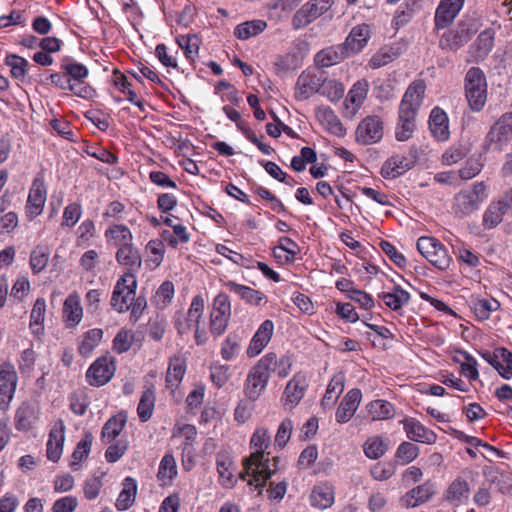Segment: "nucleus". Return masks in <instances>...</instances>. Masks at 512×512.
I'll list each match as a JSON object with an SVG mask.
<instances>
[{"instance_id": "obj_1", "label": "nucleus", "mask_w": 512, "mask_h": 512, "mask_svg": "<svg viewBox=\"0 0 512 512\" xmlns=\"http://www.w3.org/2000/svg\"><path fill=\"white\" fill-rule=\"evenodd\" d=\"M270 434L266 428H258L253 433L250 446L254 451L243 460L244 474L251 477L248 484L256 488L265 486L268 479L278 470L279 457H273L270 462L267 448L270 446Z\"/></svg>"}, {"instance_id": "obj_2", "label": "nucleus", "mask_w": 512, "mask_h": 512, "mask_svg": "<svg viewBox=\"0 0 512 512\" xmlns=\"http://www.w3.org/2000/svg\"><path fill=\"white\" fill-rule=\"evenodd\" d=\"M425 89L423 81H413L402 97L398 110V122L395 128V137L400 142L411 138L415 130V118L423 103Z\"/></svg>"}, {"instance_id": "obj_3", "label": "nucleus", "mask_w": 512, "mask_h": 512, "mask_svg": "<svg viewBox=\"0 0 512 512\" xmlns=\"http://www.w3.org/2000/svg\"><path fill=\"white\" fill-rule=\"evenodd\" d=\"M465 96L470 109L480 112L487 101V81L484 72L471 67L465 75Z\"/></svg>"}, {"instance_id": "obj_4", "label": "nucleus", "mask_w": 512, "mask_h": 512, "mask_svg": "<svg viewBox=\"0 0 512 512\" xmlns=\"http://www.w3.org/2000/svg\"><path fill=\"white\" fill-rule=\"evenodd\" d=\"M512 140V112H506L490 127L484 142L486 151L502 152Z\"/></svg>"}, {"instance_id": "obj_5", "label": "nucleus", "mask_w": 512, "mask_h": 512, "mask_svg": "<svg viewBox=\"0 0 512 512\" xmlns=\"http://www.w3.org/2000/svg\"><path fill=\"white\" fill-rule=\"evenodd\" d=\"M485 189L483 182H480L457 193L454 197V213L458 217L464 218L475 212L485 198Z\"/></svg>"}, {"instance_id": "obj_6", "label": "nucleus", "mask_w": 512, "mask_h": 512, "mask_svg": "<svg viewBox=\"0 0 512 512\" xmlns=\"http://www.w3.org/2000/svg\"><path fill=\"white\" fill-rule=\"evenodd\" d=\"M136 287V276L132 273H124L114 286L111 306L119 313L128 311L135 300Z\"/></svg>"}, {"instance_id": "obj_7", "label": "nucleus", "mask_w": 512, "mask_h": 512, "mask_svg": "<svg viewBox=\"0 0 512 512\" xmlns=\"http://www.w3.org/2000/svg\"><path fill=\"white\" fill-rule=\"evenodd\" d=\"M417 249L436 268L445 270L449 267L451 258L445 247L436 238L420 237L417 240Z\"/></svg>"}, {"instance_id": "obj_8", "label": "nucleus", "mask_w": 512, "mask_h": 512, "mask_svg": "<svg viewBox=\"0 0 512 512\" xmlns=\"http://www.w3.org/2000/svg\"><path fill=\"white\" fill-rule=\"evenodd\" d=\"M477 28L466 22H460L456 28L444 32L439 39V47L445 51L456 52L467 44Z\"/></svg>"}, {"instance_id": "obj_9", "label": "nucleus", "mask_w": 512, "mask_h": 512, "mask_svg": "<svg viewBox=\"0 0 512 512\" xmlns=\"http://www.w3.org/2000/svg\"><path fill=\"white\" fill-rule=\"evenodd\" d=\"M231 316V304L227 294H218L213 301L210 312V332L218 337L222 335L228 326Z\"/></svg>"}, {"instance_id": "obj_10", "label": "nucleus", "mask_w": 512, "mask_h": 512, "mask_svg": "<svg viewBox=\"0 0 512 512\" xmlns=\"http://www.w3.org/2000/svg\"><path fill=\"white\" fill-rule=\"evenodd\" d=\"M333 0H309L292 18V25L295 29H301L314 22L325 14L333 5Z\"/></svg>"}, {"instance_id": "obj_11", "label": "nucleus", "mask_w": 512, "mask_h": 512, "mask_svg": "<svg viewBox=\"0 0 512 512\" xmlns=\"http://www.w3.org/2000/svg\"><path fill=\"white\" fill-rule=\"evenodd\" d=\"M115 370V362L112 357H99L88 368L86 380L91 386H103L112 379Z\"/></svg>"}, {"instance_id": "obj_12", "label": "nucleus", "mask_w": 512, "mask_h": 512, "mask_svg": "<svg viewBox=\"0 0 512 512\" xmlns=\"http://www.w3.org/2000/svg\"><path fill=\"white\" fill-rule=\"evenodd\" d=\"M18 383L14 365L10 362L0 364V409L6 410L12 401Z\"/></svg>"}, {"instance_id": "obj_13", "label": "nucleus", "mask_w": 512, "mask_h": 512, "mask_svg": "<svg viewBox=\"0 0 512 512\" xmlns=\"http://www.w3.org/2000/svg\"><path fill=\"white\" fill-rule=\"evenodd\" d=\"M308 386L309 384L305 374H295L287 383L281 398L284 408L287 410L294 409L304 397Z\"/></svg>"}, {"instance_id": "obj_14", "label": "nucleus", "mask_w": 512, "mask_h": 512, "mask_svg": "<svg viewBox=\"0 0 512 512\" xmlns=\"http://www.w3.org/2000/svg\"><path fill=\"white\" fill-rule=\"evenodd\" d=\"M268 381L269 377L266 372L259 369L257 364L253 366L244 382L243 392L245 397L251 402L256 401L265 391Z\"/></svg>"}, {"instance_id": "obj_15", "label": "nucleus", "mask_w": 512, "mask_h": 512, "mask_svg": "<svg viewBox=\"0 0 512 512\" xmlns=\"http://www.w3.org/2000/svg\"><path fill=\"white\" fill-rule=\"evenodd\" d=\"M383 137V122L378 116H368L359 124L356 138L359 143L371 144L380 141Z\"/></svg>"}, {"instance_id": "obj_16", "label": "nucleus", "mask_w": 512, "mask_h": 512, "mask_svg": "<svg viewBox=\"0 0 512 512\" xmlns=\"http://www.w3.org/2000/svg\"><path fill=\"white\" fill-rule=\"evenodd\" d=\"M324 79L310 71L300 74L295 85V98L300 101L309 99L313 94L322 89Z\"/></svg>"}, {"instance_id": "obj_17", "label": "nucleus", "mask_w": 512, "mask_h": 512, "mask_svg": "<svg viewBox=\"0 0 512 512\" xmlns=\"http://www.w3.org/2000/svg\"><path fill=\"white\" fill-rule=\"evenodd\" d=\"M46 199L47 189L45 182L42 178L36 177L30 188L26 204V213L31 219L42 213Z\"/></svg>"}, {"instance_id": "obj_18", "label": "nucleus", "mask_w": 512, "mask_h": 512, "mask_svg": "<svg viewBox=\"0 0 512 512\" xmlns=\"http://www.w3.org/2000/svg\"><path fill=\"white\" fill-rule=\"evenodd\" d=\"M371 37V28L368 24H359L352 28L345 42L341 45L347 56L361 52Z\"/></svg>"}, {"instance_id": "obj_19", "label": "nucleus", "mask_w": 512, "mask_h": 512, "mask_svg": "<svg viewBox=\"0 0 512 512\" xmlns=\"http://www.w3.org/2000/svg\"><path fill=\"white\" fill-rule=\"evenodd\" d=\"M465 0H441L434 17L436 29L450 26L464 6Z\"/></svg>"}, {"instance_id": "obj_20", "label": "nucleus", "mask_w": 512, "mask_h": 512, "mask_svg": "<svg viewBox=\"0 0 512 512\" xmlns=\"http://www.w3.org/2000/svg\"><path fill=\"white\" fill-rule=\"evenodd\" d=\"M257 365L259 369L266 372L269 378L272 373L281 378L288 376L292 366L288 357L282 356L278 358L275 353L266 354L258 361Z\"/></svg>"}, {"instance_id": "obj_21", "label": "nucleus", "mask_w": 512, "mask_h": 512, "mask_svg": "<svg viewBox=\"0 0 512 512\" xmlns=\"http://www.w3.org/2000/svg\"><path fill=\"white\" fill-rule=\"evenodd\" d=\"M273 333L274 323L271 320L262 322L249 343L246 351L248 357L258 356L270 342Z\"/></svg>"}, {"instance_id": "obj_22", "label": "nucleus", "mask_w": 512, "mask_h": 512, "mask_svg": "<svg viewBox=\"0 0 512 512\" xmlns=\"http://www.w3.org/2000/svg\"><path fill=\"white\" fill-rule=\"evenodd\" d=\"M186 372V360L182 355H175L170 358L166 372V388L173 397H176V390L181 384Z\"/></svg>"}, {"instance_id": "obj_23", "label": "nucleus", "mask_w": 512, "mask_h": 512, "mask_svg": "<svg viewBox=\"0 0 512 512\" xmlns=\"http://www.w3.org/2000/svg\"><path fill=\"white\" fill-rule=\"evenodd\" d=\"M65 441V424L64 421L57 420L49 434L47 442V458L53 462H57L63 452V445Z\"/></svg>"}, {"instance_id": "obj_24", "label": "nucleus", "mask_w": 512, "mask_h": 512, "mask_svg": "<svg viewBox=\"0 0 512 512\" xmlns=\"http://www.w3.org/2000/svg\"><path fill=\"white\" fill-rule=\"evenodd\" d=\"M361 398L362 393L360 389H351L348 391L337 408L335 414L336 421L341 424L347 423L355 414Z\"/></svg>"}, {"instance_id": "obj_25", "label": "nucleus", "mask_w": 512, "mask_h": 512, "mask_svg": "<svg viewBox=\"0 0 512 512\" xmlns=\"http://www.w3.org/2000/svg\"><path fill=\"white\" fill-rule=\"evenodd\" d=\"M402 423L410 440L425 444H432L436 441V434L415 418H405Z\"/></svg>"}, {"instance_id": "obj_26", "label": "nucleus", "mask_w": 512, "mask_h": 512, "mask_svg": "<svg viewBox=\"0 0 512 512\" xmlns=\"http://www.w3.org/2000/svg\"><path fill=\"white\" fill-rule=\"evenodd\" d=\"M413 166V161L403 155H393L387 159L382 168L381 175L386 179L400 177Z\"/></svg>"}, {"instance_id": "obj_27", "label": "nucleus", "mask_w": 512, "mask_h": 512, "mask_svg": "<svg viewBox=\"0 0 512 512\" xmlns=\"http://www.w3.org/2000/svg\"><path fill=\"white\" fill-rule=\"evenodd\" d=\"M435 493V485L427 481L407 492L403 497V503L406 507L414 508L429 501Z\"/></svg>"}, {"instance_id": "obj_28", "label": "nucleus", "mask_w": 512, "mask_h": 512, "mask_svg": "<svg viewBox=\"0 0 512 512\" xmlns=\"http://www.w3.org/2000/svg\"><path fill=\"white\" fill-rule=\"evenodd\" d=\"M116 260L119 264L127 267L126 273L135 275L141 269L142 258L139 250L131 245H122L116 253Z\"/></svg>"}, {"instance_id": "obj_29", "label": "nucleus", "mask_w": 512, "mask_h": 512, "mask_svg": "<svg viewBox=\"0 0 512 512\" xmlns=\"http://www.w3.org/2000/svg\"><path fill=\"white\" fill-rule=\"evenodd\" d=\"M225 286L247 304L258 306L267 300L265 294L261 291L236 283L233 280L225 282Z\"/></svg>"}, {"instance_id": "obj_30", "label": "nucleus", "mask_w": 512, "mask_h": 512, "mask_svg": "<svg viewBox=\"0 0 512 512\" xmlns=\"http://www.w3.org/2000/svg\"><path fill=\"white\" fill-rule=\"evenodd\" d=\"M429 128L438 141H445L449 138V124L447 114L440 108L432 109L429 118Z\"/></svg>"}, {"instance_id": "obj_31", "label": "nucleus", "mask_w": 512, "mask_h": 512, "mask_svg": "<svg viewBox=\"0 0 512 512\" xmlns=\"http://www.w3.org/2000/svg\"><path fill=\"white\" fill-rule=\"evenodd\" d=\"M316 117L330 133L338 137H343L345 135L346 131L340 119L330 107H318L316 110Z\"/></svg>"}, {"instance_id": "obj_32", "label": "nucleus", "mask_w": 512, "mask_h": 512, "mask_svg": "<svg viewBox=\"0 0 512 512\" xmlns=\"http://www.w3.org/2000/svg\"><path fill=\"white\" fill-rule=\"evenodd\" d=\"M83 316V309L80 304V299L77 294L69 295L63 306V318L66 324V327H74L78 325Z\"/></svg>"}, {"instance_id": "obj_33", "label": "nucleus", "mask_w": 512, "mask_h": 512, "mask_svg": "<svg viewBox=\"0 0 512 512\" xmlns=\"http://www.w3.org/2000/svg\"><path fill=\"white\" fill-rule=\"evenodd\" d=\"M378 297L393 311L400 310L403 306L407 305L411 299L410 293L402 289L399 285L393 286L392 290L389 292L379 293Z\"/></svg>"}, {"instance_id": "obj_34", "label": "nucleus", "mask_w": 512, "mask_h": 512, "mask_svg": "<svg viewBox=\"0 0 512 512\" xmlns=\"http://www.w3.org/2000/svg\"><path fill=\"white\" fill-rule=\"evenodd\" d=\"M470 496V487L466 480L458 477L456 478L445 491V499L455 505H460L466 502Z\"/></svg>"}, {"instance_id": "obj_35", "label": "nucleus", "mask_w": 512, "mask_h": 512, "mask_svg": "<svg viewBox=\"0 0 512 512\" xmlns=\"http://www.w3.org/2000/svg\"><path fill=\"white\" fill-rule=\"evenodd\" d=\"M369 84L366 80L357 81L345 99V106L347 109H351V114L354 115L362 106L366 99Z\"/></svg>"}, {"instance_id": "obj_36", "label": "nucleus", "mask_w": 512, "mask_h": 512, "mask_svg": "<svg viewBox=\"0 0 512 512\" xmlns=\"http://www.w3.org/2000/svg\"><path fill=\"white\" fill-rule=\"evenodd\" d=\"M122 491L116 500V508L120 511L130 508L137 495V482L132 477H126L122 482Z\"/></svg>"}, {"instance_id": "obj_37", "label": "nucleus", "mask_w": 512, "mask_h": 512, "mask_svg": "<svg viewBox=\"0 0 512 512\" xmlns=\"http://www.w3.org/2000/svg\"><path fill=\"white\" fill-rule=\"evenodd\" d=\"M347 56L341 45L325 48L315 56V63L320 67H330L341 62Z\"/></svg>"}, {"instance_id": "obj_38", "label": "nucleus", "mask_w": 512, "mask_h": 512, "mask_svg": "<svg viewBox=\"0 0 512 512\" xmlns=\"http://www.w3.org/2000/svg\"><path fill=\"white\" fill-rule=\"evenodd\" d=\"M311 505L319 509H327L334 503L333 488L328 485H317L313 488L311 496Z\"/></svg>"}, {"instance_id": "obj_39", "label": "nucleus", "mask_w": 512, "mask_h": 512, "mask_svg": "<svg viewBox=\"0 0 512 512\" xmlns=\"http://www.w3.org/2000/svg\"><path fill=\"white\" fill-rule=\"evenodd\" d=\"M267 27L264 20L255 19L238 24L234 29V35L239 40H247L262 33Z\"/></svg>"}, {"instance_id": "obj_40", "label": "nucleus", "mask_w": 512, "mask_h": 512, "mask_svg": "<svg viewBox=\"0 0 512 512\" xmlns=\"http://www.w3.org/2000/svg\"><path fill=\"white\" fill-rule=\"evenodd\" d=\"M367 410L373 421L391 419L395 415L393 404L382 399L370 402Z\"/></svg>"}, {"instance_id": "obj_41", "label": "nucleus", "mask_w": 512, "mask_h": 512, "mask_svg": "<svg viewBox=\"0 0 512 512\" xmlns=\"http://www.w3.org/2000/svg\"><path fill=\"white\" fill-rule=\"evenodd\" d=\"M509 215L499 201L492 202L483 214L482 224L485 229H493L503 221L505 216Z\"/></svg>"}, {"instance_id": "obj_42", "label": "nucleus", "mask_w": 512, "mask_h": 512, "mask_svg": "<svg viewBox=\"0 0 512 512\" xmlns=\"http://www.w3.org/2000/svg\"><path fill=\"white\" fill-rule=\"evenodd\" d=\"M177 475V464L172 454H165L160 461L157 473L158 480L162 485H169Z\"/></svg>"}, {"instance_id": "obj_43", "label": "nucleus", "mask_w": 512, "mask_h": 512, "mask_svg": "<svg viewBox=\"0 0 512 512\" xmlns=\"http://www.w3.org/2000/svg\"><path fill=\"white\" fill-rule=\"evenodd\" d=\"M363 448L368 458L378 459L388 450L389 440L380 436H373L367 439Z\"/></svg>"}, {"instance_id": "obj_44", "label": "nucleus", "mask_w": 512, "mask_h": 512, "mask_svg": "<svg viewBox=\"0 0 512 512\" xmlns=\"http://www.w3.org/2000/svg\"><path fill=\"white\" fill-rule=\"evenodd\" d=\"M125 423L126 418L121 414L111 417L102 428V439L106 442L115 440L122 432Z\"/></svg>"}, {"instance_id": "obj_45", "label": "nucleus", "mask_w": 512, "mask_h": 512, "mask_svg": "<svg viewBox=\"0 0 512 512\" xmlns=\"http://www.w3.org/2000/svg\"><path fill=\"white\" fill-rule=\"evenodd\" d=\"M345 375L338 373L330 380L325 395L322 399V405H333L336 399L344 390Z\"/></svg>"}, {"instance_id": "obj_46", "label": "nucleus", "mask_w": 512, "mask_h": 512, "mask_svg": "<svg viewBox=\"0 0 512 512\" xmlns=\"http://www.w3.org/2000/svg\"><path fill=\"white\" fill-rule=\"evenodd\" d=\"M105 236L109 241H113V243L119 247L132 244V233L125 225H114L110 227L106 230Z\"/></svg>"}, {"instance_id": "obj_47", "label": "nucleus", "mask_w": 512, "mask_h": 512, "mask_svg": "<svg viewBox=\"0 0 512 512\" xmlns=\"http://www.w3.org/2000/svg\"><path fill=\"white\" fill-rule=\"evenodd\" d=\"M241 348L242 338L235 333H231L222 344L221 356L226 361H232L239 355Z\"/></svg>"}, {"instance_id": "obj_48", "label": "nucleus", "mask_w": 512, "mask_h": 512, "mask_svg": "<svg viewBox=\"0 0 512 512\" xmlns=\"http://www.w3.org/2000/svg\"><path fill=\"white\" fill-rule=\"evenodd\" d=\"M103 337V331L99 328H94L86 332L78 347V351L82 356H88L99 345Z\"/></svg>"}, {"instance_id": "obj_49", "label": "nucleus", "mask_w": 512, "mask_h": 512, "mask_svg": "<svg viewBox=\"0 0 512 512\" xmlns=\"http://www.w3.org/2000/svg\"><path fill=\"white\" fill-rule=\"evenodd\" d=\"M45 313L46 301L44 298H38L34 303L30 315V328L32 329L33 333L40 334L43 331Z\"/></svg>"}, {"instance_id": "obj_50", "label": "nucleus", "mask_w": 512, "mask_h": 512, "mask_svg": "<svg viewBox=\"0 0 512 512\" xmlns=\"http://www.w3.org/2000/svg\"><path fill=\"white\" fill-rule=\"evenodd\" d=\"M154 406L155 392L152 389H147L142 393L137 407V414L142 422H146L152 417Z\"/></svg>"}, {"instance_id": "obj_51", "label": "nucleus", "mask_w": 512, "mask_h": 512, "mask_svg": "<svg viewBox=\"0 0 512 512\" xmlns=\"http://www.w3.org/2000/svg\"><path fill=\"white\" fill-rule=\"evenodd\" d=\"M398 56V48L385 46L371 57L369 60V66L372 69H378L393 62Z\"/></svg>"}, {"instance_id": "obj_52", "label": "nucleus", "mask_w": 512, "mask_h": 512, "mask_svg": "<svg viewBox=\"0 0 512 512\" xmlns=\"http://www.w3.org/2000/svg\"><path fill=\"white\" fill-rule=\"evenodd\" d=\"M232 461L226 454H218L216 458V467L220 482L225 487L233 485V473L231 471Z\"/></svg>"}, {"instance_id": "obj_53", "label": "nucleus", "mask_w": 512, "mask_h": 512, "mask_svg": "<svg viewBox=\"0 0 512 512\" xmlns=\"http://www.w3.org/2000/svg\"><path fill=\"white\" fill-rule=\"evenodd\" d=\"M205 302L201 295H196L192 298L190 307L185 314V317L191 327V329L201 324L203 318Z\"/></svg>"}, {"instance_id": "obj_54", "label": "nucleus", "mask_w": 512, "mask_h": 512, "mask_svg": "<svg viewBox=\"0 0 512 512\" xmlns=\"http://www.w3.org/2000/svg\"><path fill=\"white\" fill-rule=\"evenodd\" d=\"M494 44V36L493 33L490 30H485L481 32L475 43L473 44V47L476 50V58L477 59H484L488 53L492 50Z\"/></svg>"}, {"instance_id": "obj_55", "label": "nucleus", "mask_w": 512, "mask_h": 512, "mask_svg": "<svg viewBox=\"0 0 512 512\" xmlns=\"http://www.w3.org/2000/svg\"><path fill=\"white\" fill-rule=\"evenodd\" d=\"M500 304L497 300L490 299H479L473 303L472 309L474 314L479 320H487L490 317L491 312L498 310Z\"/></svg>"}, {"instance_id": "obj_56", "label": "nucleus", "mask_w": 512, "mask_h": 512, "mask_svg": "<svg viewBox=\"0 0 512 512\" xmlns=\"http://www.w3.org/2000/svg\"><path fill=\"white\" fill-rule=\"evenodd\" d=\"M61 68L66 72L71 81H81L88 76V69L85 65L65 58L61 64Z\"/></svg>"}, {"instance_id": "obj_57", "label": "nucleus", "mask_w": 512, "mask_h": 512, "mask_svg": "<svg viewBox=\"0 0 512 512\" xmlns=\"http://www.w3.org/2000/svg\"><path fill=\"white\" fill-rule=\"evenodd\" d=\"M49 256L50 253L45 247L38 246L32 250L30 255V267L33 273L38 274L46 268Z\"/></svg>"}, {"instance_id": "obj_58", "label": "nucleus", "mask_w": 512, "mask_h": 512, "mask_svg": "<svg viewBox=\"0 0 512 512\" xmlns=\"http://www.w3.org/2000/svg\"><path fill=\"white\" fill-rule=\"evenodd\" d=\"M92 440V435L86 434L84 438L77 444L72 454L73 460L71 462V467L73 468V470H77L79 462H81L84 458H86L89 455L92 446Z\"/></svg>"}, {"instance_id": "obj_59", "label": "nucleus", "mask_w": 512, "mask_h": 512, "mask_svg": "<svg viewBox=\"0 0 512 512\" xmlns=\"http://www.w3.org/2000/svg\"><path fill=\"white\" fill-rule=\"evenodd\" d=\"M6 64L11 68V74L14 78L18 80L25 78L29 66L25 58L11 54L6 57Z\"/></svg>"}, {"instance_id": "obj_60", "label": "nucleus", "mask_w": 512, "mask_h": 512, "mask_svg": "<svg viewBox=\"0 0 512 512\" xmlns=\"http://www.w3.org/2000/svg\"><path fill=\"white\" fill-rule=\"evenodd\" d=\"M177 43L184 50L185 56L194 60L198 55L200 40L196 35H185L177 38Z\"/></svg>"}, {"instance_id": "obj_61", "label": "nucleus", "mask_w": 512, "mask_h": 512, "mask_svg": "<svg viewBox=\"0 0 512 512\" xmlns=\"http://www.w3.org/2000/svg\"><path fill=\"white\" fill-rule=\"evenodd\" d=\"M33 408L23 403L16 411L15 414V427L17 430H28L32 424Z\"/></svg>"}, {"instance_id": "obj_62", "label": "nucleus", "mask_w": 512, "mask_h": 512, "mask_svg": "<svg viewBox=\"0 0 512 512\" xmlns=\"http://www.w3.org/2000/svg\"><path fill=\"white\" fill-rule=\"evenodd\" d=\"M419 455V448L411 442H403L397 448L395 457L401 464H408L417 458Z\"/></svg>"}, {"instance_id": "obj_63", "label": "nucleus", "mask_w": 512, "mask_h": 512, "mask_svg": "<svg viewBox=\"0 0 512 512\" xmlns=\"http://www.w3.org/2000/svg\"><path fill=\"white\" fill-rule=\"evenodd\" d=\"M483 164L479 158H471L465 162V165L459 170V176L464 180H469L478 175L482 170Z\"/></svg>"}, {"instance_id": "obj_64", "label": "nucleus", "mask_w": 512, "mask_h": 512, "mask_svg": "<svg viewBox=\"0 0 512 512\" xmlns=\"http://www.w3.org/2000/svg\"><path fill=\"white\" fill-rule=\"evenodd\" d=\"M496 357H500V361L506 364H503V369L499 371V374L505 379L512 378V353L504 347H499L496 348Z\"/></svg>"}]
</instances>
